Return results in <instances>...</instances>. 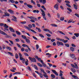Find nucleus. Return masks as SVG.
I'll use <instances>...</instances> for the list:
<instances>
[{"label": "nucleus", "mask_w": 79, "mask_h": 79, "mask_svg": "<svg viewBox=\"0 0 79 79\" xmlns=\"http://www.w3.org/2000/svg\"><path fill=\"white\" fill-rule=\"evenodd\" d=\"M74 64H71V65L72 68H76L77 69H78L79 68L78 67V66L77 65L76 63H74Z\"/></svg>", "instance_id": "obj_1"}, {"label": "nucleus", "mask_w": 79, "mask_h": 79, "mask_svg": "<svg viewBox=\"0 0 79 79\" xmlns=\"http://www.w3.org/2000/svg\"><path fill=\"white\" fill-rule=\"evenodd\" d=\"M75 55L74 54H70V56L72 58L74 59V60H76L77 58L75 56Z\"/></svg>", "instance_id": "obj_2"}, {"label": "nucleus", "mask_w": 79, "mask_h": 79, "mask_svg": "<svg viewBox=\"0 0 79 79\" xmlns=\"http://www.w3.org/2000/svg\"><path fill=\"white\" fill-rule=\"evenodd\" d=\"M29 58L31 62H34V63L36 62V59L35 58H32L31 57H29Z\"/></svg>", "instance_id": "obj_3"}, {"label": "nucleus", "mask_w": 79, "mask_h": 79, "mask_svg": "<svg viewBox=\"0 0 79 79\" xmlns=\"http://www.w3.org/2000/svg\"><path fill=\"white\" fill-rule=\"evenodd\" d=\"M19 58H20V60H22V61H26V60L24 58H23L22 57V54H21L19 52Z\"/></svg>", "instance_id": "obj_4"}, {"label": "nucleus", "mask_w": 79, "mask_h": 79, "mask_svg": "<svg viewBox=\"0 0 79 79\" xmlns=\"http://www.w3.org/2000/svg\"><path fill=\"white\" fill-rule=\"evenodd\" d=\"M1 34H3V35H6V38H10V36L7 35L6 33L3 31H1Z\"/></svg>", "instance_id": "obj_5"}, {"label": "nucleus", "mask_w": 79, "mask_h": 79, "mask_svg": "<svg viewBox=\"0 0 79 79\" xmlns=\"http://www.w3.org/2000/svg\"><path fill=\"white\" fill-rule=\"evenodd\" d=\"M57 45L58 46H60V45H62V46H64V44H63L62 42H60V41H57Z\"/></svg>", "instance_id": "obj_6"}, {"label": "nucleus", "mask_w": 79, "mask_h": 79, "mask_svg": "<svg viewBox=\"0 0 79 79\" xmlns=\"http://www.w3.org/2000/svg\"><path fill=\"white\" fill-rule=\"evenodd\" d=\"M60 5L59 3H57L54 6V8H56L57 10H58V5Z\"/></svg>", "instance_id": "obj_7"}, {"label": "nucleus", "mask_w": 79, "mask_h": 79, "mask_svg": "<svg viewBox=\"0 0 79 79\" xmlns=\"http://www.w3.org/2000/svg\"><path fill=\"white\" fill-rule=\"evenodd\" d=\"M8 11L10 12V13L11 14V15H14V11H13L11 9H8L7 10Z\"/></svg>", "instance_id": "obj_8"}, {"label": "nucleus", "mask_w": 79, "mask_h": 79, "mask_svg": "<svg viewBox=\"0 0 79 79\" xmlns=\"http://www.w3.org/2000/svg\"><path fill=\"white\" fill-rule=\"evenodd\" d=\"M12 17H13V19H12L11 20L15 22H17V18L14 15L12 16Z\"/></svg>", "instance_id": "obj_9"}, {"label": "nucleus", "mask_w": 79, "mask_h": 79, "mask_svg": "<svg viewBox=\"0 0 79 79\" xmlns=\"http://www.w3.org/2000/svg\"><path fill=\"white\" fill-rule=\"evenodd\" d=\"M31 28H29V27H28V29H27L28 30H29V31H31V32H34V33H35V34H37V32H36V31H34V30H33V29H31Z\"/></svg>", "instance_id": "obj_10"}, {"label": "nucleus", "mask_w": 79, "mask_h": 79, "mask_svg": "<svg viewBox=\"0 0 79 79\" xmlns=\"http://www.w3.org/2000/svg\"><path fill=\"white\" fill-rule=\"evenodd\" d=\"M52 73H53L55 74H56V75L57 76H58V73H57L56 71V70H52Z\"/></svg>", "instance_id": "obj_11"}, {"label": "nucleus", "mask_w": 79, "mask_h": 79, "mask_svg": "<svg viewBox=\"0 0 79 79\" xmlns=\"http://www.w3.org/2000/svg\"><path fill=\"white\" fill-rule=\"evenodd\" d=\"M9 30H10V31L12 32H15V31L14 30V29L13 28H12L11 27H9Z\"/></svg>", "instance_id": "obj_12"}, {"label": "nucleus", "mask_w": 79, "mask_h": 79, "mask_svg": "<svg viewBox=\"0 0 79 79\" xmlns=\"http://www.w3.org/2000/svg\"><path fill=\"white\" fill-rule=\"evenodd\" d=\"M40 10H41V12H42V13H41V15H45V11H44V10H43V9H40Z\"/></svg>", "instance_id": "obj_13"}, {"label": "nucleus", "mask_w": 79, "mask_h": 79, "mask_svg": "<svg viewBox=\"0 0 79 79\" xmlns=\"http://www.w3.org/2000/svg\"><path fill=\"white\" fill-rule=\"evenodd\" d=\"M36 30H38V32H41V30L40 28L36 27Z\"/></svg>", "instance_id": "obj_14"}, {"label": "nucleus", "mask_w": 79, "mask_h": 79, "mask_svg": "<svg viewBox=\"0 0 79 79\" xmlns=\"http://www.w3.org/2000/svg\"><path fill=\"white\" fill-rule=\"evenodd\" d=\"M33 13H39V11L38 10H34L33 11Z\"/></svg>", "instance_id": "obj_15"}, {"label": "nucleus", "mask_w": 79, "mask_h": 79, "mask_svg": "<svg viewBox=\"0 0 79 79\" xmlns=\"http://www.w3.org/2000/svg\"><path fill=\"white\" fill-rule=\"evenodd\" d=\"M4 14L6 15V16H10V14L7 12H4Z\"/></svg>", "instance_id": "obj_16"}, {"label": "nucleus", "mask_w": 79, "mask_h": 79, "mask_svg": "<svg viewBox=\"0 0 79 79\" xmlns=\"http://www.w3.org/2000/svg\"><path fill=\"white\" fill-rule=\"evenodd\" d=\"M25 40L27 43H28V44H30L31 42L30 41V40H29L27 38Z\"/></svg>", "instance_id": "obj_17"}, {"label": "nucleus", "mask_w": 79, "mask_h": 79, "mask_svg": "<svg viewBox=\"0 0 79 79\" xmlns=\"http://www.w3.org/2000/svg\"><path fill=\"white\" fill-rule=\"evenodd\" d=\"M70 50L72 52H74V48L73 47H71L70 48Z\"/></svg>", "instance_id": "obj_18"}, {"label": "nucleus", "mask_w": 79, "mask_h": 79, "mask_svg": "<svg viewBox=\"0 0 79 79\" xmlns=\"http://www.w3.org/2000/svg\"><path fill=\"white\" fill-rule=\"evenodd\" d=\"M27 6L30 8H33V6H32L29 4L27 5Z\"/></svg>", "instance_id": "obj_19"}, {"label": "nucleus", "mask_w": 79, "mask_h": 79, "mask_svg": "<svg viewBox=\"0 0 79 79\" xmlns=\"http://www.w3.org/2000/svg\"><path fill=\"white\" fill-rule=\"evenodd\" d=\"M57 32H59V33H60V34H63V35H65V34H64V33L61 31H57Z\"/></svg>", "instance_id": "obj_20"}, {"label": "nucleus", "mask_w": 79, "mask_h": 79, "mask_svg": "<svg viewBox=\"0 0 79 79\" xmlns=\"http://www.w3.org/2000/svg\"><path fill=\"white\" fill-rule=\"evenodd\" d=\"M22 37L23 39H25L26 40L27 39V37H26V36L24 35H22Z\"/></svg>", "instance_id": "obj_21"}, {"label": "nucleus", "mask_w": 79, "mask_h": 79, "mask_svg": "<svg viewBox=\"0 0 79 79\" xmlns=\"http://www.w3.org/2000/svg\"><path fill=\"white\" fill-rule=\"evenodd\" d=\"M43 31H45V32H48V31H49V29L47 28H44L43 29Z\"/></svg>", "instance_id": "obj_22"}, {"label": "nucleus", "mask_w": 79, "mask_h": 79, "mask_svg": "<svg viewBox=\"0 0 79 79\" xmlns=\"http://www.w3.org/2000/svg\"><path fill=\"white\" fill-rule=\"evenodd\" d=\"M71 69L73 73H76V70L75 69L73 68H71Z\"/></svg>", "instance_id": "obj_23"}, {"label": "nucleus", "mask_w": 79, "mask_h": 79, "mask_svg": "<svg viewBox=\"0 0 79 79\" xmlns=\"http://www.w3.org/2000/svg\"><path fill=\"white\" fill-rule=\"evenodd\" d=\"M73 7L75 9H76V10H77V7L76 5H75V4H73Z\"/></svg>", "instance_id": "obj_24"}, {"label": "nucleus", "mask_w": 79, "mask_h": 79, "mask_svg": "<svg viewBox=\"0 0 79 79\" xmlns=\"http://www.w3.org/2000/svg\"><path fill=\"white\" fill-rule=\"evenodd\" d=\"M15 56L16 59H18V57H19V56L18 55V54L16 53L15 55Z\"/></svg>", "instance_id": "obj_25"}, {"label": "nucleus", "mask_w": 79, "mask_h": 79, "mask_svg": "<svg viewBox=\"0 0 79 79\" xmlns=\"http://www.w3.org/2000/svg\"><path fill=\"white\" fill-rule=\"evenodd\" d=\"M51 76L52 77V78L53 79H55V75L53 74H52L51 75Z\"/></svg>", "instance_id": "obj_26"}, {"label": "nucleus", "mask_w": 79, "mask_h": 79, "mask_svg": "<svg viewBox=\"0 0 79 79\" xmlns=\"http://www.w3.org/2000/svg\"><path fill=\"white\" fill-rule=\"evenodd\" d=\"M42 15H43V18H44V20H47V18H46V17L45 16V14Z\"/></svg>", "instance_id": "obj_27"}, {"label": "nucleus", "mask_w": 79, "mask_h": 79, "mask_svg": "<svg viewBox=\"0 0 79 79\" xmlns=\"http://www.w3.org/2000/svg\"><path fill=\"white\" fill-rule=\"evenodd\" d=\"M38 75L40 76V78H42V77H43V75H42V74L40 73V74Z\"/></svg>", "instance_id": "obj_28"}, {"label": "nucleus", "mask_w": 79, "mask_h": 79, "mask_svg": "<svg viewBox=\"0 0 79 79\" xmlns=\"http://www.w3.org/2000/svg\"><path fill=\"white\" fill-rule=\"evenodd\" d=\"M51 26H53V27H58V26L55 24H51Z\"/></svg>", "instance_id": "obj_29"}, {"label": "nucleus", "mask_w": 79, "mask_h": 79, "mask_svg": "<svg viewBox=\"0 0 79 79\" xmlns=\"http://www.w3.org/2000/svg\"><path fill=\"white\" fill-rule=\"evenodd\" d=\"M10 2L12 3H15V1L13 0H9V2Z\"/></svg>", "instance_id": "obj_30"}, {"label": "nucleus", "mask_w": 79, "mask_h": 79, "mask_svg": "<svg viewBox=\"0 0 79 79\" xmlns=\"http://www.w3.org/2000/svg\"><path fill=\"white\" fill-rule=\"evenodd\" d=\"M74 35H75L77 37H78L79 36V33H74Z\"/></svg>", "instance_id": "obj_31"}, {"label": "nucleus", "mask_w": 79, "mask_h": 79, "mask_svg": "<svg viewBox=\"0 0 79 79\" xmlns=\"http://www.w3.org/2000/svg\"><path fill=\"white\" fill-rule=\"evenodd\" d=\"M37 64L38 65V66H40V67H42V65L40 63H37Z\"/></svg>", "instance_id": "obj_32"}, {"label": "nucleus", "mask_w": 79, "mask_h": 79, "mask_svg": "<svg viewBox=\"0 0 79 79\" xmlns=\"http://www.w3.org/2000/svg\"><path fill=\"white\" fill-rule=\"evenodd\" d=\"M27 61H26L25 62V64L26 65V66H27V65H28V62H29V61L28 60H27Z\"/></svg>", "instance_id": "obj_33"}, {"label": "nucleus", "mask_w": 79, "mask_h": 79, "mask_svg": "<svg viewBox=\"0 0 79 79\" xmlns=\"http://www.w3.org/2000/svg\"><path fill=\"white\" fill-rule=\"evenodd\" d=\"M4 27L6 29L7 28H8V26H7L6 25V24H4Z\"/></svg>", "instance_id": "obj_34"}, {"label": "nucleus", "mask_w": 79, "mask_h": 79, "mask_svg": "<svg viewBox=\"0 0 79 79\" xmlns=\"http://www.w3.org/2000/svg\"><path fill=\"white\" fill-rule=\"evenodd\" d=\"M27 18H29V19H34V17L32 16H27Z\"/></svg>", "instance_id": "obj_35"}, {"label": "nucleus", "mask_w": 79, "mask_h": 79, "mask_svg": "<svg viewBox=\"0 0 79 79\" xmlns=\"http://www.w3.org/2000/svg\"><path fill=\"white\" fill-rule=\"evenodd\" d=\"M22 46L23 47H27V48H28L27 45L24 44H22Z\"/></svg>", "instance_id": "obj_36"}, {"label": "nucleus", "mask_w": 79, "mask_h": 79, "mask_svg": "<svg viewBox=\"0 0 79 79\" xmlns=\"http://www.w3.org/2000/svg\"><path fill=\"white\" fill-rule=\"evenodd\" d=\"M64 45L66 47H69V44L65 43L64 44Z\"/></svg>", "instance_id": "obj_37"}, {"label": "nucleus", "mask_w": 79, "mask_h": 79, "mask_svg": "<svg viewBox=\"0 0 79 79\" xmlns=\"http://www.w3.org/2000/svg\"><path fill=\"white\" fill-rule=\"evenodd\" d=\"M67 10H68V11H69L70 12H72V10H71V9L70 8H67Z\"/></svg>", "instance_id": "obj_38"}, {"label": "nucleus", "mask_w": 79, "mask_h": 79, "mask_svg": "<svg viewBox=\"0 0 79 79\" xmlns=\"http://www.w3.org/2000/svg\"><path fill=\"white\" fill-rule=\"evenodd\" d=\"M42 3L43 5L46 3V0H43Z\"/></svg>", "instance_id": "obj_39"}, {"label": "nucleus", "mask_w": 79, "mask_h": 79, "mask_svg": "<svg viewBox=\"0 0 79 79\" xmlns=\"http://www.w3.org/2000/svg\"><path fill=\"white\" fill-rule=\"evenodd\" d=\"M15 32H16V34H17L18 35H20L21 34V33H20V32H19V31H16Z\"/></svg>", "instance_id": "obj_40"}, {"label": "nucleus", "mask_w": 79, "mask_h": 79, "mask_svg": "<svg viewBox=\"0 0 79 79\" xmlns=\"http://www.w3.org/2000/svg\"><path fill=\"white\" fill-rule=\"evenodd\" d=\"M64 18L63 17H62L60 18V21H64Z\"/></svg>", "instance_id": "obj_41"}, {"label": "nucleus", "mask_w": 79, "mask_h": 79, "mask_svg": "<svg viewBox=\"0 0 79 79\" xmlns=\"http://www.w3.org/2000/svg\"><path fill=\"white\" fill-rule=\"evenodd\" d=\"M41 8L43 9V10H46V8H45L44 6H42Z\"/></svg>", "instance_id": "obj_42"}, {"label": "nucleus", "mask_w": 79, "mask_h": 79, "mask_svg": "<svg viewBox=\"0 0 79 79\" xmlns=\"http://www.w3.org/2000/svg\"><path fill=\"white\" fill-rule=\"evenodd\" d=\"M8 53L9 54V55H11V56H13V53H12L10 52H8Z\"/></svg>", "instance_id": "obj_43"}, {"label": "nucleus", "mask_w": 79, "mask_h": 79, "mask_svg": "<svg viewBox=\"0 0 79 79\" xmlns=\"http://www.w3.org/2000/svg\"><path fill=\"white\" fill-rule=\"evenodd\" d=\"M39 36L41 37H42L43 38H44V35H42L41 34H39Z\"/></svg>", "instance_id": "obj_44"}, {"label": "nucleus", "mask_w": 79, "mask_h": 79, "mask_svg": "<svg viewBox=\"0 0 79 79\" xmlns=\"http://www.w3.org/2000/svg\"><path fill=\"white\" fill-rule=\"evenodd\" d=\"M66 5L68 7H69V8H71V6L70 4H66Z\"/></svg>", "instance_id": "obj_45"}, {"label": "nucleus", "mask_w": 79, "mask_h": 79, "mask_svg": "<svg viewBox=\"0 0 79 79\" xmlns=\"http://www.w3.org/2000/svg\"><path fill=\"white\" fill-rule=\"evenodd\" d=\"M27 68L28 70H29V71H31V67H30L28 66L27 67Z\"/></svg>", "instance_id": "obj_46"}, {"label": "nucleus", "mask_w": 79, "mask_h": 79, "mask_svg": "<svg viewBox=\"0 0 79 79\" xmlns=\"http://www.w3.org/2000/svg\"><path fill=\"white\" fill-rule=\"evenodd\" d=\"M6 48L7 49H9V50H11V48L10 47H6Z\"/></svg>", "instance_id": "obj_47"}, {"label": "nucleus", "mask_w": 79, "mask_h": 79, "mask_svg": "<svg viewBox=\"0 0 79 79\" xmlns=\"http://www.w3.org/2000/svg\"><path fill=\"white\" fill-rule=\"evenodd\" d=\"M34 68H35V69H36V70H38V68L35 65H34Z\"/></svg>", "instance_id": "obj_48"}, {"label": "nucleus", "mask_w": 79, "mask_h": 79, "mask_svg": "<svg viewBox=\"0 0 79 79\" xmlns=\"http://www.w3.org/2000/svg\"><path fill=\"white\" fill-rule=\"evenodd\" d=\"M43 75V76H44V77H46V78H48V76L46 74L45 75V74H44Z\"/></svg>", "instance_id": "obj_49"}, {"label": "nucleus", "mask_w": 79, "mask_h": 79, "mask_svg": "<svg viewBox=\"0 0 79 79\" xmlns=\"http://www.w3.org/2000/svg\"><path fill=\"white\" fill-rule=\"evenodd\" d=\"M75 16H77V18H79V15L78 14L76 13L75 14Z\"/></svg>", "instance_id": "obj_50"}, {"label": "nucleus", "mask_w": 79, "mask_h": 79, "mask_svg": "<svg viewBox=\"0 0 79 79\" xmlns=\"http://www.w3.org/2000/svg\"><path fill=\"white\" fill-rule=\"evenodd\" d=\"M24 55H25V56H29V55L28 54H27V53L25 52V53H24Z\"/></svg>", "instance_id": "obj_51"}, {"label": "nucleus", "mask_w": 79, "mask_h": 79, "mask_svg": "<svg viewBox=\"0 0 79 79\" xmlns=\"http://www.w3.org/2000/svg\"><path fill=\"white\" fill-rule=\"evenodd\" d=\"M65 3H66L68 4L70 3V2H69V1L65 0Z\"/></svg>", "instance_id": "obj_52"}, {"label": "nucleus", "mask_w": 79, "mask_h": 79, "mask_svg": "<svg viewBox=\"0 0 79 79\" xmlns=\"http://www.w3.org/2000/svg\"><path fill=\"white\" fill-rule=\"evenodd\" d=\"M36 50H38V49H39V45L36 44Z\"/></svg>", "instance_id": "obj_53"}, {"label": "nucleus", "mask_w": 79, "mask_h": 79, "mask_svg": "<svg viewBox=\"0 0 79 79\" xmlns=\"http://www.w3.org/2000/svg\"><path fill=\"white\" fill-rule=\"evenodd\" d=\"M28 26L30 28H32V26L31 24H29Z\"/></svg>", "instance_id": "obj_54"}, {"label": "nucleus", "mask_w": 79, "mask_h": 79, "mask_svg": "<svg viewBox=\"0 0 79 79\" xmlns=\"http://www.w3.org/2000/svg\"><path fill=\"white\" fill-rule=\"evenodd\" d=\"M57 16L58 18H60V15L59 14V13H57Z\"/></svg>", "instance_id": "obj_55"}, {"label": "nucleus", "mask_w": 79, "mask_h": 79, "mask_svg": "<svg viewBox=\"0 0 79 79\" xmlns=\"http://www.w3.org/2000/svg\"><path fill=\"white\" fill-rule=\"evenodd\" d=\"M16 45H17L18 47H19V48H21V46H20V45H19V44H18V43H16Z\"/></svg>", "instance_id": "obj_56"}, {"label": "nucleus", "mask_w": 79, "mask_h": 79, "mask_svg": "<svg viewBox=\"0 0 79 79\" xmlns=\"http://www.w3.org/2000/svg\"><path fill=\"white\" fill-rule=\"evenodd\" d=\"M9 42H10L11 44H12V45H13V41L10 40H9Z\"/></svg>", "instance_id": "obj_57"}, {"label": "nucleus", "mask_w": 79, "mask_h": 79, "mask_svg": "<svg viewBox=\"0 0 79 79\" xmlns=\"http://www.w3.org/2000/svg\"><path fill=\"white\" fill-rule=\"evenodd\" d=\"M71 45L72 47H76V45H75V44H71Z\"/></svg>", "instance_id": "obj_58"}, {"label": "nucleus", "mask_w": 79, "mask_h": 79, "mask_svg": "<svg viewBox=\"0 0 79 79\" xmlns=\"http://www.w3.org/2000/svg\"><path fill=\"white\" fill-rule=\"evenodd\" d=\"M73 22V21L72 20V19H70L68 21V23H72Z\"/></svg>", "instance_id": "obj_59"}, {"label": "nucleus", "mask_w": 79, "mask_h": 79, "mask_svg": "<svg viewBox=\"0 0 79 79\" xmlns=\"http://www.w3.org/2000/svg\"><path fill=\"white\" fill-rule=\"evenodd\" d=\"M68 40H64V44H66V43H67V42H68Z\"/></svg>", "instance_id": "obj_60"}, {"label": "nucleus", "mask_w": 79, "mask_h": 79, "mask_svg": "<svg viewBox=\"0 0 79 79\" xmlns=\"http://www.w3.org/2000/svg\"><path fill=\"white\" fill-rule=\"evenodd\" d=\"M0 26H4V23H0Z\"/></svg>", "instance_id": "obj_61"}, {"label": "nucleus", "mask_w": 79, "mask_h": 79, "mask_svg": "<svg viewBox=\"0 0 79 79\" xmlns=\"http://www.w3.org/2000/svg\"><path fill=\"white\" fill-rule=\"evenodd\" d=\"M46 35L48 37H51V35L50 34H48V33H47Z\"/></svg>", "instance_id": "obj_62"}, {"label": "nucleus", "mask_w": 79, "mask_h": 79, "mask_svg": "<svg viewBox=\"0 0 79 79\" xmlns=\"http://www.w3.org/2000/svg\"><path fill=\"white\" fill-rule=\"evenodd\" d=\"M2 47L3 49H5V48H5V45L4 44L2 45Z\"/></svg>", "instance_id": "obj_63"}, {"label": "nucleus", "mask_w": 79, "mask_h": 79, "mask_svg": "<svg viewBox=\"0 0 79 79\" xmlns=\"http://www.w3.org/2000/svg\"><path fill=\"white\" fill-rule=\"evenodd\" d=\"M15 40L16 42H19V39L18 38L15 39Z\"/></svg>", "instance_id": "obj_64"}]
</instances>
